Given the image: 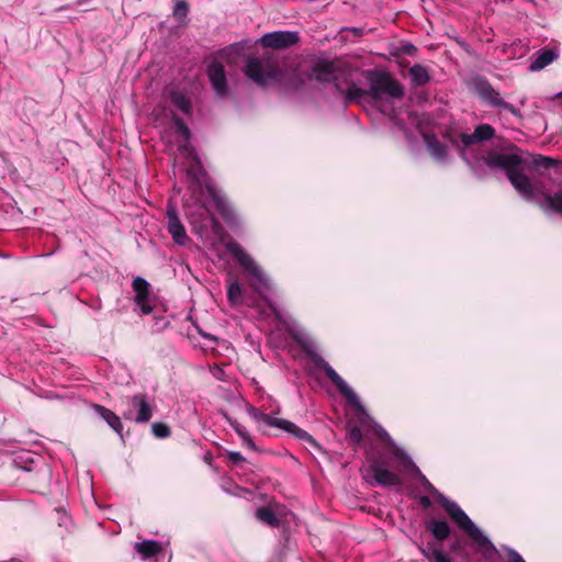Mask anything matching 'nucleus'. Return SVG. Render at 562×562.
<instances>
[{
	"label": "nucleus",
	"mask_w": 562,
	"mask_h": 562,
	"mask_svg": "<svg viewBox=\"0 0 562 562\" xmlns=\"http://www.w3.org/2000/svg\"><path fill=\"white\" fill-rule=\"evenodd\" d=\"M484 161L491 168L506 170L512 184L525 199L536 202L543 209L562 213V192L551 196L542 191L540 184L531 183L524 175L517 172L515 167L519 158L516 155L490 153L484 157Z\"/></svg>",
	"instance_id": "obj_1"
},
{
	"label": "nucleus",
	"mask_w": 562,
	"mask_h": 562,
	"mask_svg": "<svg viewBox=\"0 0 562 562\" xmlns=\"http://www.w3.org/2000/svg\"><path fill=\"white\" fill-rule=\"evenodd\" d=\"M441 503L445 506L451 518L463 528L484 550H494L493 544L482 533V531L471 521L467 514L453 502L441 497Z\"/></svg>",
	"instance_id": "obj_2"
},
{
	"label": "nucleus",
	"mask_w": 562,
	"mask_h": 562,
	"mask_svg": "<svg viewBox=\"0 0 562 562\" xmlns=\"http://www.w3.org/2000/svg\"><path fill=\"white\" fill-rule=\"evenodd\" d=\"M248 78L260 86H267L278 80L279 71L270 60L249 59L245 68Z\"/></svg>",
	"instance_id": "obj_3"
},
{
	"label": "nucleus",
	"mask_w": 562,
	"mask_h": 562,
	"mask_svg": "<svg viewBox=\"0 0 562 562\" xmlns=\"http://www.w3.org/2000/svg\"><path fill=\"white\" fill-rule=\"evenodd\" d=\"M252 417L260 422L262 425L278 427L310 442L313 446H317L313 438L306 431L300 429L295 424H293L290 420L274 418L269 415L258 413L257 411H252Z\"/></svg>",
	"instance_id": "obj_4"
},
{
	"label": "nucleus",
	"mask_w": 562,
	"mask_h": 562,
	"mask_svg": "<svg viewBox=\"0 0 562 562\" xmlns=\"http://www.w3.org/2000/svg\"><path fill=\"white\" fill-rule=\"evenodd\" d=\"M371 89L375 99H381L384 95L400 98L403 93L401 86L387 74L376 76Z\"/></svg>",
	"instance_id": "obj_5"
},
{
	"label": "nucleus",
	"mask_w": 562,
	"mask_h": 562,
	"mask_svg": "<svg viewBox=\"0 0 562 562\" xmlns=\"http://www.w3.org/2000/svg\"><path fill=\"white\" fill-rule=\"evenodd\" d=\"M297 42V34L289 31L268 33L260 38V43L263 47L272 49H283L296 44Z\"/></svg>",
	"instance_id": "obj_6"
},
{
	"label": "nucleus",
	"mask_w": 562,
	"mask_h": 562,
	"mask_svg": "<svg viewBox=\"0 0 562 562\" xmlns=\"http://www.w3.org/2000/svg\"><path fill=\"white\" fill-rule=\"evenodd\" d=\"M364 476L367 479L374 480L375 483L380 485H396L400 483V479L396 474L389 471L381 464H372L368 469L364 470Z\"/></svg>",
	"instance_id": "obj_7"
},
{
	"label": "nucleus",
	"mask_w": 562,
	"mask_h": 562,
	"mask_svg": "<svg viewBox=\"0 0 562 562\" xmlns=\"http://www.w3.org/2000/svg\"><path fill=\"white\" fill-rule=\"evenodd\" d=\"M227 249L246 270H248L259 281H263V274L260 269L238 244L231 243L227 245Z\"/></svg>",
	"instance_id": "obj_8"
},
{
	"label": "nucleus",
	"mask_w": 562,
	"mask_h": 562,
	"mask_svg": "<svg viewBox=\"0 0 562 562\" xmlns=\"http://www.w3.org/2000/svg\"><path fill=\"white\" fill-rule=\"evenodd\" d=\"M325 372L328 378L336 384V386L340 390V392L347 397V400L353 405L357 411H362V406L359 402L357 394L337 374V372L326 366Z\"/></svg>",
	"instance_id": "obj_9"
},
{
	"label": "nucleus",
	"mask_w": 562,
	"mask_h": 562,
	"mask_svg": "<svg viewBox=\"0 0 562 562\" xmlns=\"http://www.w3.org/2000/svg\"><path fill=\"white\" fill-rule=\"evenodd\" d=\"M168 217V231L171 234L173 240L183 245L187 241V234L183 225L180 223L177 213L173 209H168L167 212Z\"/></svg>",
	"instance_id": "obj_10"
},
{
	"label": "nucleus",
	"mask_w": 562,
	"mask_h": 562,
	"mask_svg": "<svg viewBox=\"0 0 562 562\" xmlns=\"http://www.w3.org/2000/svg\"><path fill=\"white\" fill-rule=\"evenodd\" d=\"M133 288L136 292V303L142 308V312L145 314L150 313L151 306L148 302V283L142 278H136L133 282Z\"/></svg>",
	"instance_id": "obj_11"
},
{
	"label": "nucleus",
	"mask_w": 562,
	"mask_h": 562,
	"mask_svg": "<svg viewBox=\"0 0 562 562\" xmlns=\"http://www.w3.org/2000/svg\"><path fill=\"white\" fill-rule=\"evenodd\" d=\"M207 74L214 90L218 94H224L226 92V80L223 66L217 63H213L209 66Z\"/></svg>",
	"instance_id": "obj_12"
},
{
	"label": "nucleus",
	"mask_w": 562,
	"mask_h": 562,
	"mask_svg": "<svg viewBox=\"0 0 562 562\" xmlns=\"http://www.w3.org/2000/svg\"><path fill=\"white\" fill-rule=\"evenodd\" d=\"M132 405L137 411V416L135 417L136 422L145 423L150 419L151 407L144 395H135L132 398Z\"/></svg>",
	"instance_id": "obj_13"
},
{
	"label": "nucleus",
	"mask_w": 562,
	"mask_h": 562,
	"mask_svg": "<svg viewBox=\"0 0 562 562\" xmlns=\"http://www.w3.org/2000/svg\"><path fill=\"white\" fill-rule=\"evenodd\" d=\"M558 57V54L553 49H543L539 50L536 54L535 60L530 64L529 69L531 71H538L551 64L555 58Z\"/></svg>",
	"instance_id": "obj_14"
},
{
	"label": "nucleus",
	"mask_w": 562,
	"mask_h": 562,
	"mask_svg": "<svg viewBox=\"0 0 562 562\" xmlns=\"http://www.w3.org/2000/svg\"><path fill=\"white\" fill-rule=\"evenodd\" d=\"M94 409L108 423V425L111 428H113L119 434L122 431L121 419L112 411L101 405H94Z\"/></svg>",
	"instance_id": "obj_15"
},
{
	"label": "nucleus",
	"mask_w": 562,
	"mask_h": 562,
	"mask_svg": "<svg viewBox=\"0 0 562 562\" xmlns=\"http://www.w3.org/2000/svg\"><path fill=\"white\" fill-rule=\"evenodd\" d=\"M176 127V135H177V142H178V149L182 151L183 154L189 153V148L187 146L189 137H190V131L189 128L180 121H176L175 123Z\"/></svg>",
	"instance_id": "obj_16"
},
{
	"label": "nucleus",
	"mask_w": 562,
	"mask_h": 562,
	"mask_svg": "<svg viewBox=\"0 0 562 562\" xmlns=\"http://www.w3.org/2000/svg\"><path fill=\"white\" fill-rule=\"evenodd\" d=\"M135 550L144 558H149L160 551V546L156 541H143L135 543Z\"/></svg>",
	"instance_id": "obj_17"
},
{
	"label": "nucleus",
	"mask_w": 562,
	"mask_h": 562,
	"mask_svg": "<svg viewBox=\"0 0 562 562\" xmlns=\"http://www.w3.org/2000/svg\"><path fill=\"white\" fill-rule=\"evenodd\" d=\"M493 133H494V131L490 125H486V124L481 125V126L476 127L473 135L467 136L464 138V143L469 144L472 140L488 139L493 136Z\"/></svg>",
	"instance_id": "obj_18"
},
{
	"label": "nucleus",
	"mask_w": 562,
	"mask_h": 562,
	"mask_svg": "<svg viewBox=\"0 0 562 562\" xmlns=\"http://www.w3.org/2000/svg\"><path fill=\"white\" fill-rule=\"evenodd\" d=\"M428 528L431 530L435 538L438 540H443L449 536L450 528L446 521H434L429 524Z\"/></svg>",
	"instance_id": "obj_19"
},
{
	"label": "nucleus",
	"mask_w": 562,
	"mask_h": 562,
	"mask_svg": "<svg viewBox=\"0 0 562 562\" xmlns=\"http://www.w3.org/2000/svg\"><path fill=\"white\" fill-rule=\"evenodd\" d=\"M170 100L176 108H178L184 113H189L190 102L183 93L172 91L170 93Z\"/></svg>",
	"instance_id": "obj_20"
},
{
	"label": "nucleus",
	"mask_w": 562,
	"mask_h": 562,
	"mask_svg": "<svg viewBox=\"0 0 562 562\" xmlns=\"http://www.w3.org/2000/svg\"><path fill=\"white\" fill-rule=\"evenodd\" d=\"M256 516H257V518L259 520H261V521H263V522H266V524H268L270 526H276L279 522V520L276 517L274 513L269 507L259 508L256 512Z\"/></svg>",
	"instance_id": "obj_21"
},
{
	"label": "nucleus",
	"mask_w": 562,
	"mask_h": 562,
	"mask_svg": "<svg viewBox=\"0 0 562 562\" xmlns=\"http://www.w3.org/2000/svg\"><path fill=\"white\" fill-rule=\"evenodd\" d=\"M411 76L414 82L423 85L428 80L427 70L422 66H414L411 68Z\"/></svg>",
	"instance_id": "obj_22"
},
{
	"label": "nucleus",
	"mask_w": 562,
	"mask_h": 562,
	"mask_svg": "<svg viewBox=\"0 0 562 562\" xmlns=\"http://www.w3.org/2000/svg\"><path fill=\"white\" fill-rule=\"evenodd\" d=\"M227 295L231 303L238 304L240 302L241 286L237 281L229 284Z\"/></svg>",
	"instance_id": "obj_23"
},
{
	"label": "nucleus",
	"mask_w": 562,
	"mask_h": 562,
	"mask_svg": "<svg viewBox=\"0 0 562 562\" xmlns=\"http://www.w3.org/2000/svg\"><path fill=\"white\" fill-rule=\"evenodd\" d=\"M151 429L154 435L158 438L168 437L170 434L169 427L162 423H155Z\"/></svg>",
	"instance_id": "obj_24"
},
{
	"label": "nucleus",
	"mask_w": 562,
	"mask_h": 562,
	"mask_svg": "<svg viewBox=\"0 0 562 562\" xmlns=\"http://www.w3.org/2000/svg\"><path fill=\"white\" fill-rule=\"evenodd\" d=\"M236 431L240 435L244 443L249 447L250 449H255V443L252 441V439L248 436V434L243 430L241 428H239L238 426L235 427Z\"/></svg>",
	"instance_id": "obj_25"
},
{
	"label": "nucleus",
	"mask_w": 562,
	"mask_h": 562,
	"mask_svg": "<svg viewBox=\"0 0 562 562\" xmlns=\"http://www.w3.org/2000/svg\"><path fill=\"white\" fill-rule=\"evenodd\" d=\"M431 558L435 562H450V559L438 549L432 550Z\"/></svg>",
	"instance_id": "obj_26"
},
{
	"label": "nucleus",
	"mask_w": 562,
	"mask_h": 562,
	"mask_svg": "<svg viewBox=\"0 0 562 562\" xmlns=\"http://www.w3.org/2000/svg\"><path fill=\"white\" fill-rule=\"evenodd\" d=\"M188 12V7L184 2H179L175 8V14L179 15V18L186 16Z\"/></svg>",
	"instance_id": "obj_27"
},
{
	"label": "nucleus",
	"mask_w": 562,
	"mask_h": 562,
	"mask_svg": "<svg viewBox=\"0 0 562 562\" xmlns=\"http://www.w3.org/2000/svg\"><path fill=\"white\" fill-rule=\"evenodd\" d=\"M349 438L353 441V442H360L361 440V432L359 429L357 428H352L349 430Z\"/></svg>",
	"instance_id": "obj_28"
},
{
	"label": "nucleus",
	"mask_w": 562,
	"mask_h": 562,
	"mask_svg": "<svg viewBox=\"0 0 562 562\" xmlns=\"http://www.w3.org/2000/svg\"><path fill=\"white\" fill-rule=\"evenodd\" d=\"M508 562H525L524 559L514 550L508 553Z\"/></svg>",
	"instance_id": "obj_29"
},
{
	"label": "nucleus",
	"mask_w": 562,
	"mask_h": 562,
	"mask_svg": "<svg viewBox=\"0 0 562 562\" xmlns=\"http://www.w3.org/2000/svg\"><path fill=\"white\" fill-rule=\"evenodd\" d=\"M228 456H229L231 460H233L235 462L243 460V456L239 452L233 451V452H229Z\"/></svg>",
	"instance_id": "obj_30"
},
{
	"label": "nucleus",
	"mask_w": 562,
	"mask_h": 562,
	"mask_svg": "<svg viewBox=\"0 0 562 562\" xmlns=\"http://www.w3.org/2000/svg\"><path fill=\"white\" fill-rule=\"evenodd\" d=\"M505 109H507L510 113H513L514 115H519V112L517 109H515L513 105L510 104H507V103H501Z\"/></svg>",
	"instance_id": "obj_31"
},
{
	"label": "nucleus",
	"mask_w": 562,
	"mask_h": 562,
	"mask_svg": "<svg viewBox=\"0 0 562 562\" xmlns=\"http://www.w3.org/2000/svg\"><path fill=\"white\" fill-rule=\"evenodd\" d=\"M423 553H424V555H426L427 558H430V555H429L425 550H423Z\"/></svg>",
	"instance_id": "obj_32"
},
{
	"label": "nucleus",
	"mask_w": 562,
	"mask_h": 562,
	"mask_svg": "<svg viewBox=\"0 0 562 562\" xmlns=\"http://www.w3.org/2000/svg\"><path fill=\"white\" fill-rule=\"evenodd\" d=\"M125 418H132V415L130 413L125 414Z\"/></svg>",
	"instance_id": "obj_33"
},
{
	"label": "nucleus",
	"mask_w": 562,
	"mask_h": 562,
	"mask_svg": "<svg viewBox=\"0 0 562 562\" xmlns=\"http://www.w3.org/2000/svg\"><path fill=\"white\" fill-rule=\"evenodd\" d=\"M413 49H414V47H413V46H411V47L407 49V52H408V53H411Z\"/></svg>",
	"instance_id": "obj_34"
},
{
	"label": "nucleus",
	"mask_w": 562,
	"mask_h": 562,
	"mask_svg": "<svg viewBox=\"0 0 562 562\" xmlns=\"http://www.w3.org/2000/svg\"><path fill=\"white\" fill-rule=\"evenodd\" d=\"M254 286H255L257 290H259V285H258V284L254 283Z\"/></svg>",
	"instance_id": "obj_35"
},
{
	"label": "nucleus",
	"mask_w": 562,
	"mask_h": 562,
	"mask_svg": "<svg viewBox=\"0 0 562 562\" xmlns=\"http://www.w3.org/2000/svg\"><path fill=\"white\" fill-rule=\"evenodd\" d=\"M560 95H562V91L560 92Z\"/></svg>",
	"instance_id": "obj_36"
}]
</instances>
